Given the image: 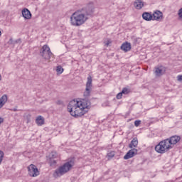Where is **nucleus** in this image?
Listing matches in <instances>:
<instances>
[{
	"mask_svg": "<svg viewBox=\"0 0 182 182\" xmlns=\"http://www.w3.org/2000/svg\"><path fill=\"white\" fill-rule=\"evenodd\" d=\"M28 171L31 177H38V176H39V170H38V167L33 164H31L28 166Z\"/></svg>",
	"mask_w": 182,
	"mask_h": 182,
	"instance_id": "nucleus-7",
	"label": "nucleus"
},
{
	"mask_svg": "<svg viewBox=\"0 0 182 182\" xmlns=\"http://www.w3.org/2000/svg\"><path fill=\"white\" fill-rule=\"evenodd\" d=\"M11 112H18V109L17 108H12L10 109Z\"/></svg>",
	"mask_w": 182,
	"mask_h": 182,
	"instance_id": "nucleus-29",
	"label": "nucleus"
},
{
	"mask_svg": "<svg viewBox=\"0 0 182 182\" xmlns=\"http://www.w3.org/2000/svg\"><path fill=\"white\" fill-rule=\"evenodd\" d=\"M142 18L144 21H153V14H151V13L145 12L142 14Z\"/></svg>",
	"mask_w": 182,
	"mask_h": 182,
	"instance_id": "nucleus-16",
	"label": "nucleus"
},
{
	"mask_svg": "<svg viewBox=\"0 0 182 182\" xmlns=\"http://www.w3.org/2000/svg\"><path fill=\"white\" fill-rule=\"evenodd\" d=\"M40 55L43 57V59H45V60H49L50 57L53 55L48 45H44L42 47L40 51Z\"/></svg>",
	"mask_w": 182,
	"mask_h": 182,
	"instance_id": "nucleus-5",
	"label": "nucleus"
},
{
	"mask_svg": "<svg viewBox=\"0 0 182 182\" xmlns=\"http://www.w3.org/2000/svg\"><path fill=\"white\" fill-rule=\"evenodd\" d=\"M122 93V95H129V93H130V90L129 88H123L122 91L121 92Z\"/></svg>",
	"mask_w": 182,
	"mask_h": 182,
	"instance_id": "nucleus-21",
	"label": "nucleus"
},
{
	"mask_svg": "<svg viewBox=\"0 0 182 182\" xmlns=\"http://www.w3.org/2000/svg\"><path fill=\"white\" fill-rule=\"evenodd\" d=\"M22 15L24 17V19H31L32 18V14L28 9H23L22 10Z\"/></svg>",
	"mask_w": 182,
	"mask_h": 182,
	"instance_id": "nucleus-12",
	"label": "nucleus"
},
{
	"mask_svg": "<svg viewBox=\"0 0 182 182\" xmlns=\"http://www.w3.org/2000/svg\"><path fill=\"white\" fill-rule=\"evenodd\" d=\"M139 144V141L137 140V138H134L131 143L129 145V149H134Z\"/></svg>",
	"mask_w": 182,
	"mask_h": 182,
	"instance_id": "nucleus-19",
	"label": "nucleus"
},
{
	"mask_svg": "<svg viewBox=\"0 0 182 182\" xmlns=\"http://www.w3.org/2000/svg\"><path fill=\"white\" fill-rule=\"evenodd\" d=\"M57 105H62V101H58Z\"/></svg>",
	"mask_w": 182,
	"mask_h": 182,
	"instance_id": "nucleus-31",
	"label": "nucleus"
},
{
	"mask_svg": "<svg viewBox=\"0 0 182 182\" xmlns=\"http://www.w3.org/2000/svg\"><path fill=\"white\" fill-rule=\"evenodd\" d=\"M1 80H2V75H1V74H0V82H1Z\"/></svg>",
	"mask_w": 182,
	"mask_h": 182,
	"instance_id": "nucleus-32",
	"label": "nucleus"
},
{
	"mask_svg": "<svg viewBox=\"0 0 182 182\" xmlns=\"http://www.w3.org/2000/svg\"><path fill=\"white\" fill-rule=\"evenodd\" d=\"M4 122V118L0 117V124Z\"/></svg>",
	"mask_w": 182,
	"mask_h": 182,
	"instance_id": "nucleus-30",
	"label": "nucleus"
},
{
	"mask_svg": "<svg viewBox=\"0 0 182 182\" xmlns=\"http://www.w3.org/2000/svg\"><path fill=\"white\" fill-rule=\"evenodd\" d=\"M137 149L135 148H132L124 156V160H129V159H132V157H134L137 154Z\"/></svg>",
	"mask_w": 182,
	"mask_h": 182,
	"instance_id": "nucleus-9",
	"label": "nucleus"
},
{
	"mask_svg": "<svg viewBox=\"0 0 182 182\" xmlns=\"http://www.w3.org/2000/svg\"><path fill=\"white\" fill-rule=\"evenodd\" d=\"M178 16L180 19V21H182V8H181L178 11Z\"/></svg>",
	"mask_w": 182,
	"mask_h": 182,
	"instance_id": "nucleus-22",
	"label": "nucleus"
},
{
	"mask_svg": "<svg viewBox=\"0 0 182 182\" xmlns=\"http://www.w3.org/2000/svg\"><path fill=\"white\" fill-rule=\"evenodd\" d=\"M73 166H75V160L70 159L65 162L63 166H60L55 171V174H57V176H63V174H66V173L70 171Z\"/></svg>",
	"mask_w": 182,
	"mask_h": 182,
	"instance_id": "nucleus-3",
	"label": "nucleus"
},
{
	"mask_svg": "<svg viewBox=\"0 0 182 182\" xmlns=\"http://www.w3.org/2000/svg\"><path fill=\"white\" fill-rule=\"evenodd\" d=\"M166 73V68L163 66L155 68V75L156 76H162Z\"/></svg>",
	"mask_w": 182,
	"mask_h": 182,
	"instance_id": "nucleus-11",
	"label": "nucleus"
},
{
	"mask_svg": "<svg viewBox=\"0 0 182 182\" xmlns=\"http://www.w3.org/2000/svg\"><path fill=\"white\" fill-rule=\"evenodd\" d=\"M1 35H2V33H1V31H0V36H1Z\"/></svg>",
	"mask_w": 182,
	"mask_h": 182,
	"instance_id": "nucleus-33",
	"label": "nucleus"
},
{
	"mask_svg": "<svg viewBox=\"0 0 182 182\" xmlns=\"http://www.w3.org/2000/svg\"><path fill=\"white\" fill-rule=\"evenodd\" d=\"M177 80H178V82H181L182 81V75H178Z\"/></svg>",
	"mask_w": 182,
	"mask_h": 182,
	"instance_id": "nucleus-28",
	"label": "nucleus"
},
{
	"mask_svg": "<svg viewBox=\"0 0 182 182\" xmlns=\"http://www.w3.org/2000/svg\"><path fill=\"white\" fill-rule=\"evenodd\" d=\"M171 144V146L174 147V145L177 144L181 140V137L180 136L174 135L167 139Z\"/></svg>",
	"mask_w": 182,
	"mask_h": 182,
	"instance_id": "nucleus-8",
	"label": "nucleus"
},
{
	"mask_svg": "<svg viewBox=\"0 0 182 182\" xmlns=\"http://www.w3.org/2000/svg\"><path fill=\"white\" fill-rule=\"evenodd\" d=\"M114 151H111L107 154V156L109 157V159H113V157H114Z\"/></svg>",
	"mask_w": 182,
	"mask_h": 182,
	"instance_id": "nucleus-23",
	"label": "nucleus"
},
{
	"mask_svg": "<svg viewBox=\"0 0 182 182\" xmlns=\"http://www.w3.org/2000/svg\"><path fill=\"white\" fill-rule=\"evenodd\" d=\"M58 157V153L53 151L49 155V159L50 160V166H53L56 164V160H53V159H56Z\"/></svg>",
	"mask_w": 182,
	"mask_h": 182,
	"instance_id": "nucleus-13",
	"label": "nucleus"
},
{
	"mask_svg": "<svg viewBox=\"0 0 182 182\" xmlns=\"http://www.w3.org/2000/svg\"><path fill=\"white\" fill-rule=\"evenodd\" d=\"M163 19V13L159 10L154 11L152 14V21H160Z\"/></svg>",
	"mask_w": 182,
	"mask_h": 182,
	"instance_id": "nucleus-10",
	"label": "nucleus"
},
{
	"mask_svg": "<svg viewBox=\"0 0 182 182\" xmlns=\"http://www.w3.org/2000/svg\"><path fill=\"white\" fill-rule=\"evenodd\" d=\"M36 123L38 124V126H43V124H45V118L41 115L37 117Z\"/></svg>",
	"mask_w": 182,
	"mask_h": 182,
	"instance_id": "nucleus-17",
	"label": "nucleus"
},
{
	"mask_svg": "<svg viewBox=\"0 0 182 182\" xmlns=\"http://www.w3.org/2000/svg\"><path fill=\"white\" fill-rule=\"evenodd\" d=\"M104 43H105V46H109L110 44L112 43V40L107 39V41H105L104 42Z\"/></svg>",
	"mask_w": 182,
	"mask_h": 182,
	"instance_id": "nucleus-24",
	"label": "nucleus"
},
{
	"mask_svg": "<svg viewBox=\"0 0 182 182\" xmlns=\"http://www.w3.org/2000/svg\"><path fill=\"white\" fill-rule=\"evenodd\" d=\"M89 109H90V101L86 99L81 100H73L68 105V112L74 117H82V116L87 113Z\"/></svg>",
	"mask_w": 182,
	"mask_h": 182,
	"instance_id": "nucleus-1",
	"label": "nucleus"
},
{
	"mask_svg": "<svg viewBox=\"0 0 182 182\" xmlns=\"http://www.w3.org/2000/svg\"><path fill=\"white\" fill-rule=\"evenodd\" d=\"M4 159V151H0V164L2 163V160Z\"/></svg>",
	"mask_w": 182,
	"mask_h": 182,
	"instance_id": "nucleus-26",
	"label": "nucleus"
},
{
	"mask_svg": "<svg viewBox=\"0 0 182 182\" xmlns=\"http://www.w3.org/2000/svg\"><path fill=\"white\" fill-rule=\"evenodd\" d=\"M122 96H123V93L119 92L117 95V99L120 100L122 99Z\"/></svg>",
	"mask_w": 182,
	"mask_h": 182,
	"instance_id": "nucleus-27",
	"label": "nucleus"
},
{
	"mask_svg": "<svg viewBox=\"0 0 182 182\" xmlns=\"http://www.w3.org/2000/svg\"><path fill=\"white\" fill-rule=\"evenodd\" d=\"M90 14L86 9H81L75 11L70 18L72 26H82L89 19Z\"/></svg>",
	"mask_w": 182,
	"mask_h": 182,
	"instance_id": "nucleus-2",
	"label": "nucleus"
},
{
	"mask_svg": "<svg viewBox=\"0 0 182 182\" xmlns=\"http://www.w3.org/2000/svg\"><path fill=\"white\" fill-rule=\"evenodd\" d=\"M92 76L89 75L87 77L85 91L84 92L85 97H89V96H90V92H92Z\"/></svg>",
	"mask_w": 182,
	"mask_h": 182,
	"instance_id": "nucleus-6",
	"label": "nucleus"
},
{
	"mask_svg": "<svg viewBox=\"0 0 182 182\" xmlns=\"http://www.w3.org/2000/svg\"><path fill=\"white\" fill-rule=\"evenodd\" d=\"M8 102V95H4L0 98V109H2L4 106H5V104Z\"/></svg>",
	"mask_w": 182,
	"mask_h": 182,
	"instance_id": "nucleus-15",
	"label": "nucleus"
},
{
	"mask_svg": "<svg viewBox=\"0 0 182 182\" xmlns=\"http://www.w3.org/2000/svg\"><path fill=\"white\" fill-rule=\"evenodd\" d=\"M140 124H141V121H140V120H136V121L134 122V126H135L136 127H139V126H140Z\"/></svg>",
	"mask_w": 182,
	"mask_h": 182,
	"instance_id": "nucleus-25",
	"label": "nucleus"
},
{
	"mask_svg": "<svg viewBox=\"0 0 182 182\" xmlns=\"http://www.w3.org/2000/svg\"><path fill=\"white\" fill-rule=\"evenodd\" d=\"M134 6L136 9H141V8L144 6V3H143V1H141V0H136L134 3Z\"/></svg>",
	"mask_w": 182,
	"mask_h": 182,
	"instance_id": "nucleus-18",
	"label": "nucleus"
},
{
	"mask_svg": "<svg viewBox=\"0 0 182 182\" xmlns=\"http://www.w3.org/2000/svg\"><path fill=\"white\" fill-rule=\"evenodd\" d=\"M173 147L171 146V144L168 141V139H164L161 141L155 146V150L157 153H160L161 154H164V153H167L168 150H171Z\"/></svg>",
	"mask_w": 182,
	"mask_h": 182,
	"instance_id": "nucleus-4",
	"label": "nucleus"
},
{
	"mask_svg": "<svg viewBox=\"0 0 182 182\" xmlns=\"http://www.w3.org/2000/svg\"><path fill=\"white\" fill-rule=\"evenodd\" d=\"M56 72L58 73V75H62V73H63V68H62L60 65H58L57 67Z\"/></svg>",
	"mask_w": 182,
	"mask_h": 182,
	"instance_id": "nucleus-20",
	"label": "nucleus"
},
{
	"mask_svg": "<svg viewBox=\"0 0 182 182\" xmlns=\"http://www.w3.org/2000/svg\"><path fill=\"white\" fill-rule=\"evenodd\" d=\"M121 49L122 50H124V52H129V50H130V49H132V45L130 44V43H124L122 46H121Z\"/></svg>",
	"mask_w": 182,
	"mask_h": 182,
	"instance_id": "nucleus-14",
	"label": "nucleus"
}]
</instances>
